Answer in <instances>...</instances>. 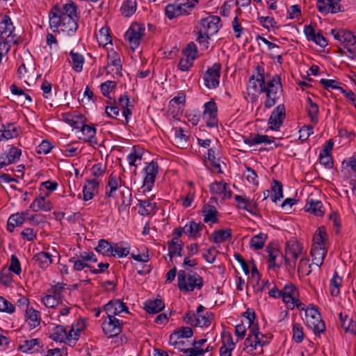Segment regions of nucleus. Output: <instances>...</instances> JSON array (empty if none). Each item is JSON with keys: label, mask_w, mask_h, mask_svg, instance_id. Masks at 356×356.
I'll list each match as a JSON object with an SVG mask.
<instances>
[{"label": "nucleus", "mask_w": 356, "mask_h": 356, "mask_svg": "<svg viewBox=\"0 0 356 356\" xmlns=\"http://www.w3.org/2000/svg\"><path fill=\"white\" fill-rule=\"evenodd\" d=\"M248 93H266L264 106L270 108L277 103L279 95L282 90L281 79L275 75L270 80H266L264 70L261 66L257 65L252 75L250 76L247 85Z\"/></svg>", "instance_id": "f257e3e1"}, {"label": "nucleus", "mask_w": 356, "mask_h": 356, "mask_svg": "<svg viewBox=\"0 0 356 356\" xmlns=\"http://www.w3.org/2000/svg\"><path fill=\"white\" fill-rule=\"evenodd\" d=\"M49 26L53 31H56L58 28L69 35H74L77 30V6L72 1L60 6H53L49 13Z\"/></svg>", "instance_id": "f03ea898"}, {"label": "nucleus", "mask_w": 356, "mask_h": 356, "mask_svg": "<svg viewBox=\"0 0 356 356\" xmlns=\"http://www.w3.org/2000/svg\"><path fill=\"white\" fill-rule=\"evenodd\" d=\"M244 317L248 324L249 334L244 341V350L252 355H261L263 347L268 345L271 339L269 334H264L259 331V325L254 323L256 314L254 309L248 308L244 312Z\"/></svg>", "instance_id": "7ed1b4c3"}, {"label": "nucleus", "mask_w": 356, "mask_h": 356, "mask_svg": "<svg viewBox=\"0 0 356 356\" xmlns=\"http://www.w3.org/2000/svg\"><path fill=\"white\" fill-rule=\"evenodd\" d=\"M213 319V314L206 311L202 305L197 307L195 312L190 310L183 316L184 321L193 327H209Z\"/></svg>", "instance_id": "20e7f679"}, {"label": "nucleus", "mask_w": 356, "mask_h": 356, "mask_svg": "<svg viewBox=\"0 0 356 356\" xmlns=\"http://www.w3.org/2000/svg\"><path fill=\"white\" fill-rule=\"evenodd\" d=\"M203 284V279L198 273L191 271L187 274L183 270L178 272L177 286L181 291L187 293L195 289L200 290Z\"/></svg>", "instance_id": "39448f33"}, {"label": "nucleus", "mask_w": 356, "mask_h": 356, "mask_svg": "<svg viewBox=\"0 0 356 356\" xmlns=\"http://www.w3.org/2000/svg\"><path fill=\"white\" fill-rule=\"evenodd\" d=\"M198 3L199 0H177L165 7V15L170 19L189 15Z\"/></svg>", "instance_id": "423d86ee"}, {"label": "nucleus", "mask_w": 356, "mask_h": 356, "mask_svg": "<svg viewBox=\"0 0 356 356\" xmlns=\"http://www.w3.org/2000/svg\"><path fill=\"white\" fill-rule=\"evenodd\" d=\"M303 250L302 244L296 239L291 238L286 243L284 264L289 269L294 270L296 260L301 255Z\"/></svg>", "instance_id": "0eeeda50"}, {"label": "nucleus", "mask_w": 356, "mask_h": 356, "mask_svg": "<svg viewBox=\"0 0 356 356\" xmlns=\"http://www.w3.org/2000/svg\"><path fill=\"white\" fill-rule=\"evenodd\" d=\"M14 30L15 26L10 17L8 15H4L0 22V42H6L8 44H10L11 42L19 44L20 40L13 33Z\"/></svg>", "instance_id": "6e6552de"}, {"label": "nucleus", "mask_w": 356, "mask_h": 356, "mask_svg": "<svg viewBox=\"0 0 356 356\" xmlns=\"http://www.w3.org/2000/svg\"><path fill=\"white\" fill-rule=\"evenodd\" d=\"M145 33L144 24L139 23H133L126 31L124 38L129 42V47L133 51L140 45Z\"/></svg>", "instance_id": "1a4fd4ad"}, {"label": "nucleus", "mask_w": 356, "mask_h": 356, "mask_svg": "<svg viewBox=\"0 0 356 356\" xmlns=\"http://www.w3.org/2000/svg\"><path fill=\"white\" fill-rule=\"evenodd\" d=\"M305 320L308 327H311L315 334L323 333L325 330V325L321 318V314L317 308L312 307L305 309Z\"/></svg>", "instance_id": "9d476101"}, {"label": "nucleus", "mask_w": 356, "mask_h": 356, "mask_svg": "<svg viewBox=\"0 0 356 356\" xmlns=\"http://www.w3.org/2000/svg\"><path fill=\"white\" fill-rule=\"evenodd\" d=\"M221 72V65L215 63L211 67H209L204 74V85L209 89H213L219 86Z\"/></svg>", "instance_id": "9b49d317"}, {"label": "nucleus", "mask_w": 356, "mask_h": 356, "mask_svg": "<svg viewBox=\"0 0 356 356\" xmlns=\"http://www.w3.org/2000/svg\"><path fill=\"white\" fill-rule=\"evenodd\" d=\"M123 321L116 317L108 316L104 319L102 324L104 333L108 337L118 335L122 330Z\"/></svg>", "instance_id": "f8f14e48"}, {"label": "nucleus", "mask_w": 356, "mask_h": 356, "mask_svg": "<svg viewBox=\"0 0 356 356\" xmlns=\"http://www.w3.org/2000/svg\"><path fill=\"white\" fill-rule=\"evenodd\" d=\"M220 18L218 16L210 15L207 17L201 19L198 29L210 35H215L221 27L220 24Z\"/></svg>", "instance_id": "ddd939ff"}, {"label": "nucleus", "mask_w": 356, "mask_h": 356, "mask_svg": "<svg viewBox=\"0 0 356 356\" xmlns=\"http://www.w3.org/2000/svg\"><path fill=\"white\" fill-rule=\"evenodd\" d=\"M145 177L143 180V186L146 191H151L153 187L156 177L159 172V165L157 162L151 161L143 169Z\"/></svg>", "instance_id": "4468645a"}, {"label": "nucleus", "mask_w": 356, "mask_h": 356, "mask_svg": "<svg viewBox=\"0 0 356 356\" xmlns=\"http://www.w3.org/2000/svg\"><path fill=\"white\" fill-rule=\"evenodd\" d=\"M218 108L214 100L211 99L204 105L203 118L206 119V124L209 127H215L218 125Z\"/></svg>", "instance_id": "2eb2a0df"}, {"label": "nucleus", "mask_w": 356, "mask_h": 356, "mask_svg": "<svg viewBox=\"0 0 356 356\" xmlns=\"http://www.w3.org/2000/svg\"><path fill=\"white\" fill-rule=\"evenodd\" d=\"M286 110L284 104H279L271 113L268 119L269 128L277 131L282 124L286 116Z\"/></svg>", "instance_id": "dca6fc26"}, {"label": "nucleus", "mask_w": 356, "mask_h": 356, "mask_svg": "<svg viewBox=\"0 0 356 356\" xmlns=\"http://www.w3.org/2000/svg\"><path fill=\"white\" fill-rule=\"evenodd\" d=\"M282 298L289 309H294L293 302L295 298H299V292L298 289L291 283L286 284L282 290Z\"/></svg>", "instance_id": "f3484780"}, {"label": "nucleus", "mask_w": 356, "mask_h": 356, "mask_svg": "<svg viewBox=\"0 0 356 356\" xmlns=\"http://www.w3.org/2000/svg\"><path fill=\"white\" fill-rule=\"evenodd\" d=\"M104 310L108 316H112L113 318L122 312L129 313V308L119 299L110 300L105 305Z\"/></svg>", "instance_id": "a211bd4d"}, {"label": "nucleus", "mask_w": 356, "mask_h": 356, "mask_svg": "<svg viewBox=\"0 0 356 356\" xmlns=\"http://www.w3.org/2000/svg\"><path fill=\"white\" fill-rule=\"evenodd\" d=\"M341 0H318L316 7L318 10L323 15L329 13H337L341 11L339 4Z\"/></svg>", "instance_id": "6ab92c4d"}, {"label": "nucleus", "mask_w": 356, "mask_h": 356, "mask_svg": "<svg viewBox=\"0 0 356 356\" xmlns=\"http://www.w3.org/2000/svg\"><path fill=\"white\" fill-rule=\"evenodd\" d=\"M22 150L16 147H10L8 151L0 154V169L19 159Z\"/></svg>", "instance_id": "aec40b11"}, {"label": "nucleus", "mask_w": 356, "mask_h": 356, "mask_svg": "<svg viewBox=\"0 0 356 356\" xmlns=\"http://www.w3.org/2000/svg\"><path fill=\"white\" fill-rule=\"evenodd\" d=\"M124 181L120 177L118 176L114 172H112L108 177L106 186L105 188V195L108 197H114L115 192L118 188H120Z\"/></svg>", "instance_id": "412c9836"}, {"label": "nucleus", "mask_w": 356, "mask_h": 356, "mask_svg": "<svg viewBox=\"0 0 356 356\" xmlns=\"http://www.w3.org/2000/svg\"><path fill=\"white\" fill-rule=\"evenodd\" d=\"M332 33L334 39L341 42L344 47L348 46H354L356 44V39L354 33L346 30L334 31L332 30Z\"/></svg>", "instance_id": "4be33fe9"}, {"label": "nucleus", "mask_w": 356, "mask_h": 356, "mask_svg": "<svg viewBox=\"0 0 356 356\" xmlns=\"http://www.w3.org/2000/svg\"><path fill=\"white\" fill-rule=\"evenodd\" d=\"M100 181L94 178L87 179L83 189V200L88 201L93 198L95 194L98 193Z\"/></svg>", "instance_id": "5701e85b"}, {"label": "nucleus", "mask_w": 356, "mask_h": 356, "mask_svg": "<svg viewBox=\"0 0 356 356\" xmlns=\"http://www.w3.org/2000/svg\"><path fill=\"white\" fill-rule=\"evenodd\" d=\"M185 234L189 238L196 239L202 235V231L206 229V226L202 222H196L191 220L185 225Z\"/></svg>", "instance_id": "b1692460"}, {"label": "nucleus", "mask_w": 356, "mask_h": 356, "mask_svg": "<svg viewBox=\"0 0 356 356\" xmlns=\"http://www.w3.org/2000/svg\"><path fill=\"white\" fill-rule=\"evenodd\" d=\"M207 341L206 339L194 340L191 343V346L188 347V349L184 350V355L182 356H203L202 346Z\"/></svg>", "instance_id": "393cba45"}, {"label": "nucleus", "mask_w": 356, "mask_h": 356, "mask_svg": "<svg viewBox=\"0 0 356 356\" xmlns=\"http://www.w3.org/2000/svg\"><path fill=\"white\" fill-rule=\"evenodd\" d=\"M18 135L19 130L13 123L2 124L0 129V140L12 139Z\"/></svg>", "instance_id": "a878e982"}, {"label": "nucleus", "mask_w": 356, "mask_h": 356, "mask_svg": "<svg viewBox=\"0 0 356 356\" xmlns=\"http://www.w3.org/2000/svg\"><path fill=\"white\" fill-rule=\"evenodd\" d=\"M306 111L311 122L316 124L318 122L319 107L309 97L306 99Z\"/></svg>", "instance_id": "bb28decb"}, {"label": "nucleus", "mask_w": 356, "mask_h": 356, "mask_svg": "<svg viewBox=\"0 0 356 356\" xmlns=\"http://www.w3.org/2000/svg\"><path fill=\"white\" fill-rule=\"evenodd\" d=\"M327 251L326 247L312 246L311 256L312 257L313 264L316 265L318 267L321 266Z\"/></svg>", "instance_id": "cd10ccee"}, {"label": "nucleus", "mask_w": 356, "mask_h": 356, "mask_svg": "<svg viewBox=\"0 0 356 356\" xmlns=\"http://www.w3.org/2000/svg\"><path fill=\"white\" fill-rule=\"evenodd\" d=\"M63 118L66 123L76 129H80L86 120V118L83 115L63 113Z\"/></svg>", "instance_id": "c85d7f7f"}, {"label": "nucleus", "mask_w": 356, "mask_h": 356, "mask_svg": "<svg viewBox=\"0 0 356 356\" xmlns=\"http://www.w3.org/2000/svg\"><path fill=\"white\" fill-rule=\"evenodd\" d=\"M204 222L206 223H216L218 221V211L213 205H205L202 208Z\"/></svg>", "instance_id": "c756f323"}, {"label": "nucleus", "mask_w": 356, "mask_h": 356, "mask_svg": "<svg viewBox=\"0 0 356 356\" xmlns=\"http://www.w3.org/2000/svg\"><path fill=\"white\" fill-rule=\"evenodd\" d=\"M323 204L321 201L313 199L308 200L305 206L306 211L309 212L316 216H322L324 214Z\"/></svg>", "instance_id": "7c9ffc66"}, {"label": "nucleus", "mask_w": 356, "mask_h": 356, "mask_svg": "<svg viewBox=\"0 0 356 356\" xmlns=\"http://www.w3.org/2000/svg\"><path fill=\"white\" fill-rule=\"evenodd\" d=\"M327 234L325 227H320L314 234L312 246L326 247Z\"/></svg>", "instance_id": "2f4dec72"}, {"label": "nucleus", "mask_w": 356, "mask_h": 356, "mask_svg": "<svg viewBox=\"0 0 356 356\" xmlns=\"http://www.w3.org/2000/svg\"><path fill=\"white\" fill-rule=\"evenodd\" d=\"M339 321L342 328L346 332L356 334V322L347 314H339Z\"/></svg>", "instance_id": "473e14b6"}, {"label": "nucleus", "mask_w": 356, "mask_h": 356, "mask_svg": "<svg viewBox=\"0 0 356 356\" xmlns=\"http://www.w3.org/2000/svg\"><path fill=\"white\" fill-rule=\"evenodd\" d=\"M40 312L33 308H28L26 310V321L31 328H35L40 324Z\"/></svg>", "instance_id": "72a5a7b5"}, {"label": "nucleus", "mask_w": 356, "mask_h": 356, "mask_svg": "<svg viewBox=\"0 0 356 356\" xmlns=\"http://www.w3.org/2000/svg\"><path fill=\"white\" fill-rule=\"evenodd\" d=\"M52 256L46 252H40L33 257V260L41 268H47L52 263Z\"/></svg>", "instance_id": "f704fd0d"}, {"label": "nucleus", "mask_w": 356, "mask_h": 356, "mask_svg": "<svg viewBox=\"0 0 356 356\" xmlns=\"http://www.w3.org/2000/svg\"><path fill=\"white\" fill-rule=\"evenodd\" d=\"M80 130L84 136L83 140L86 142H88L90 144H97V141L95 137L96 129L94 126L87 125L84 122Z\"/></svg>", "instance_id": "c9c22d12"}, {"label": "nucleus", "mask_w": 356, "mask_h": 356, "mask_svg": "<svg viewBox=\"0 0 356 356\" xmlns=\"http://www.w3.org/2000/svg\"><path fill=\"white\" fill-rule=\"evenodd\" d=\"M70 59L69 61L72 68L77 72H81L85 60L83 56L81 54L74 52L73 51L70 52Z\"/></svg>", "instance_id": "e433bc0d"}, {"label": "nucleus", "mask_w": 356, "mask_h": 356, "mask_svg": "<svg viewBox=\"0 0 356 356\" xmlns=\"http://www.w3.org/2000/svg\"><path fill=\"white\" fill-rule=\"evenodd\" d=\"M118 103L119 106L122 109V115L124 117V120H125L124 124H127L129 123L130 116L132 114L131 111L129 108L130 106L129 105L130 102H129V98L128 95H121L118 99Z\"/></svg>", "instance_id": "4c0bfd02"}, {"label": "nucleus", "mask_w": 356, "mask_h": 356, "mask_svg": "<svg viewBox=\"0 0 356 356\" xmlns=\"http://www.w3.org/2000/svg\"><path fill=\"white\" fill-rule=\"evenodd\" d=\"M30 208L33 211H49L51 209V204L50 202L47 200L44 197H40L33 201L30 205Z\"/></svg>", "instance_id": "58836bf2"}, {"label": "nucleus", "mask_w": 356, "mask_h": 356, "mask_svg": "<svg viewBox=\"0 0 356 356\" xmlns=\"http://www.w3.org/2000/svg\"><path fill=\"white\" fill-rule=\"evenodd\" d=\"M164 307V302L161 299L147 300L144 306V309L147 313L153 314L160 312Z\"/></svg>", "instance_id": "ea45409f"}, {"label": "nucleus", "mask_w": 356, "mask_h": 356, "mask_svg": "<svg viewBox=\"0 0 356 356\" xmlns=\"http://www.w3.org/2000/svg\"><path fill=\"white\" fill-rule=\"evenodd\" d=\"M49 337L55 341L64 342L67 339V331L63 325H56L53 327Z\"/></svg>", "instance_id": "a19ab883"}, {"label": "nucleus", "mask_w": 356, "mask_h": 356, "mask_svg": "<svg viewBox=\"0 0 356 356\" xmlns=\"http://www.w3.org/2000/svg\"><path fill=\"white\" fill-rule=\"evenodd\" d=\"M40 343V339H26L23 341L19 346V350H20L22 353H31L37 350L36 347H39Z\"/></svg>", "instance_id": "79ce46f5"}, {"label": "nucleus", "mask_w": 356, "mask_h": 356, "mask_svg": "<svg viewBox=\"0 0 356 356\" xmlns=\"http://www.w3.org/2000/svg\"><path fill=\"white\" fill-rule=\"evenodd\" d=\"M113 246V244L110 243L108 241L105 239H100L98 242L97 246L95 248V250L106 257H115Z\"/></svg>", "instance_id": "37998d69"}, {"label": "nucleus", "mask_w": 356, "mask_h": 356, "mask_svg": "<svg viewBox=\"0 0 356 356\" xmlns=\"http://www.w3.org/2000/svg\"><path fill=\"white\" fill-rule=\"evenodd\" d=\"M212 241L215 243H220L232 238L231 229H218L213 232Z\"/></svg>", "instance_id": "c03bdc74"}, {"label": "nucleus", "mask_w": 356, "mask_h": 356, "mask_svg": "<svg viewBox=\"0 0 356 356\" xmlns=\"http://www.w3.org/2000/svg\"><path fill=\"white\" fill-rule=\"evenodd\" d=\"M24 222V218L19 213L12 214L7 222V230L10 232H13L16 227L21 226Z\"/></svg>", "instance_id": "a18cd8bd"}, {"label": "nucleus", "mask_w": 356, "mask_h": 356, "mask_svg": "<svg viewBox=\"0 0 356 356\" xmlns=\"http://www.w3.org/2000/svg\"><path fill=\"white\" fill-rule=\"evenodd\" d=\"M136 0H125L120 8L122 15L124 17H130L136 10Z\"/></svg>", "instance_id": "49530a36"}, {"label": "nucleus", "mask_w": 356, "mask_h": 356, "mask_svg": "<svg viewBox=\"0 0 356 356\" xmlns=\"http://www.w3.org/2000/svg\"><path fill=\"white\" fill-rule=\"evenodd\" d=\"M341 282V277L339 276L337 272H335L330 283V291L332 296L337 297L339 294Z\"/></svg>", "instance_id": "de8ad7c7"}, {"label": "nucleus", "mask_w": 356, "mask_h": 356, "mask_svg": "<svg viewBox=\"0 0 356 356\" xmlns=\"http://www.w3.org/2000/svg\"><path fill=\"white\" fill-rule=\"evenodd\" d=\"M184 243L171 240L168 243V255L172 257L173 255L181 256Z\"/></svg>", "instance_id": "09e8293b"}, {"label": "nucleus", "mask_w": 356, "mask_h": 356, "mask_svg": "<svg viewBox=\"0 0 356 356\" xmlns=\"http://www.w3.org/2000/svg\"><path fill=\"white\" fill-rule=\"evenodd\" d=\"M267 238L268 236L266 234L259 233L251 238L250 245L255 250H261L264 248Z\"/></svg>", "instance_id": "8fccbe9b"}, {"label": "nucleus", "mask_w": 356, "mask_h": 356, "mask_svg": "<svg viewBox=\"0 0 356 356\" xmlns=\"http://www.w3.org/2000/svg\"><path fill=\"white\" fill-rule=\"evenodd\" d=\"M138 206L139 207L138 213L142 216L149 215L155 208V204L149 200H140Z\"/></svg>", "instance_id": "3c124183"}, {"label": "nucleus", "mask_w": 356, "mask_h": 356, "mask_svg": "<svg viewBox=\"0 0 356 356\" xmlns=\"http://www.w3.org/2000/svg\"><path fill=\"white\" fill-rule=\"evenodd\" d=\"M271 189L273 193L271 195L270 198L273 202H277V200L283 197L282 185L281 182L277 180H274Z\"/></svg>", "instance_id": "603ef678"}, {"label": "nucleus", "mask_w": 356, "mask_h": 356, "mask_svg": "<svg viewBox=\"0 0 356 356\" xmlns=\"http://www.w3.org/2000/svg\"><path fill=\"white\" fill-rule=\"evenodd\" d=\"M113 248L115 256H118L119 258L127 256L130 250L129 245L123 246V242L113 243Z\"/></svg>", "instance_id": "864d4df0"}, {"label": "nucleus", "mask_w": 356, "mask_h": 356, "mask_svg": "<svg viewBox=\"0 0 356 356\" xmlns=\"http://www.w3.org/2000/svg\"><path fill=\"white\" fill-rule=\"evenodd\" d=\"M66 284L63 282H58L56 284L53 285L51 289L49 290L50 294H51L54 297L58 298L60 301L63 298V292L65 289Z\"/></svg>", "instance_id": "5fc2aeb1"}, {"label": "nucleus", "mask_w": 356, "mask_h": 356, "mask_svg": "<svg viewBox=\"0 0 356 356\" xmlns=\"http://www.w3.org/2000/svg\"><path fill=\"white\" fill-rule=\"evenodd\" d=\"M207 158L208 160L210 161L211 166L214 169L218 170V173H222V172L220 169L219 159L216 157L215 150L213 149V148H210L208 149Z\"/></svg>", "instance_id": "6e6d98bb"}, {"label": "nucleus", "mask_w": 356, "mask_h": 356, "mask_svg": "<svg viewBox=\"0 0 356 356\" xmlns=\"http://www.w3.org/2000/svg\"><path fill=\"white\" fill-rule=\"evenodd\" d=\"M97 40L102 45H106V44L111 42V37L107 28L103 27L99 30L97 35Z\"/></svg>", "instance_id": "4d7b16f0"}, {"label": "nucleus", "mask_w": 356, "mask_h": 356, "mask_svg": "<svg viewBox=\"0 0 356 356\" xmlns=\"http://www.w3.org/2000/svg\"><path fill=\"white\" fill-rule=\"evenodd\" d=\"M194 60L193 56H184L178 64V68L181 71H188L193 66Z\"/></svg>", "instance_id": "13d9d810"}, {"label": "nucleus", "mask_w": 356, "mask_h": 356, "mask_svg": "<svg viewBox=\"0 0 356 356\" xmlns=\"http://www.w3.org/2000/svg\"><path fill=\"white\" fill-rule=\"evenodd\" d=\"M227 184L223 181H215L210 185V192L213 195H222L223 191H225V187Z\"/></svg>", "instance_id": "bf43d9fd"}, {"label": "nucleus", "mask_w": 356, "mask_h": 356, "mask_svg": "<svg viewBox=\"0 0 356 356\" xmlns=\"http://www.w3.org/2000/svg\"><path fill=\"white\" fill-rule=\"evenodd\" d=\"M218 251L216 250L215 247L212 246L209 248L204 250L202 256L203 258L209 264H213L215 261L216 257Z\"/></svg>", "instance_id": "052dcab7"}, {"label": "nucleus", "mask_w": 356, "mask_h": 356, "mask_svg": "<svg viewBox=\"0 0 356 356\" xmlns=\"http://www.w3.org/2000/svg\"><path fill=\"white\" fill-rule=\"evenodd\" d=\"M266 252H268V262L269 264V267L275 266V259L280 254V251L276 248H273L268 245L266 247Z\"/></svg>", "instance_id": "680f3d73"}, {"label": "nucleus", "mask_w": 356, "mask_h": 356, "mask_svg": "<svg viewBox=\"0 0 356 356\" xmlns=\"http://www.w3.org/2000/svg\"><path fill=\"white\" fill-rule=\"evenodd\" d=\"M293 339L297 342L300 343L304 339V333L302 327L298 323H294L293 325Z\"/></svg>", "instance_id": "e2e57ef3"}, {"label": "nucleus", "mask_w": 356, "mask_h": 356, "mask_svg": "<svg viewBox=\"0 0 356 356\" xmlns=\"http://www.w3.org/2000/svg\"><path fill=\"white\" fill-rule=\"evenodd\" d=\"M320 83L323 86L324 88L327 90L330 88L340 90L341 88L340 83L334 79H321Z\"/></svg>", "instance_id": "0e129e2a"}, {"label": "nucleus", "mask_w": 356, "mask_h": 356, "mask_svg": "<svg viewBox=\"0 0 356 356\" xmlns=\"http://www.w3.org/2000/svg\"><path fill=\"white\" fill-rule=\"evenodd\" d=\"M0 312L13 314L15 312V306L3 297L0 296Z\"/></svg>", "instance_id": "69168bd1"}, {"label": "nucleus", "mask_w": 356, "mask_h": 356, "mask_svg": "<svg viewBox=\"0 0 356 356\" xmlns=\"http://www.w3.org/2000/svg\"><path fill=\"white\" fill-rule=\"evenodd\" d=\"M258 20L259 23L263 26L264 28L270 30V28H274L276 26L277 22L274 18L271 17H259Z\"/></svg>", "instance_id": "338daca9"}, {"label": "nucleus", "mask_w": 356, "mask_h": 356, "mask_svg": "<svg viewBox=\"0 0 356 356\" xmlns=\"http://www.w3.org/2000/svg\"><path fill=\"white\" fill-rule=\"evenodd\" d=\"M175 140L179 145H184L188 140V136L184 134L182 128H175Z\"/></svg>", "instance_id": "774afa93"}]
</instances>
